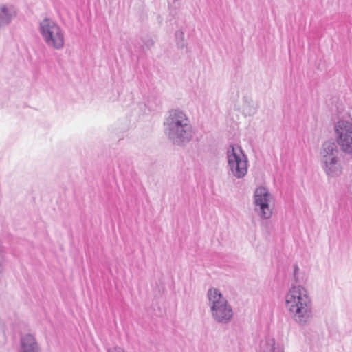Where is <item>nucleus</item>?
Masks as SVG:
<instances>
[{
  "mask_svg": "<svg viewBox=\"0 0 352 352\" xmlns=\"http://www.w3.org/2000/svg\"><path fill=\"white\" fill-rule=\"evenodd\" d=\"M206 298L211 317L216 322L226 324L232 321L234 316L232 307L219 289L210 287Z\"/></svg>",
  "mask_w": 352,
  "mask_h": 352,
  "instance_id": "obj_3",
  "label": "nucleus"
},
{
  "mask_svg": "<svg viewBox=\"0 0 352 352\" xmlns=\"http://www.w3.org/2000/svg\"><path fill=\"white\" fill-rule=\"evenodd\" d=\"M340 153L336 143L331 141L324 142L320 151L321 166L329 177H338L342 173V164Z\"/></svg>",
  "mask_w": 352,
  "mask_h": 352,
  "instance_id": "obj_5",
  "label": "nucleus"
},
{
  "mask_svg": "<svg viewBox=\"0 0 352 352\" xmlns=\"http://www.w3.org/2000/svg\"><path fill=\"white\" fill-rule=\"evenodd\" d=\"M299 270H300L299 267L297 265L294 266V278L296 279V280H298V275Z\"/></svg>",
  "mask_w": 352,
  "mask_h": 352,
  "instance_id": "obj_15",
  "label": "nucleus"
},
{
  "mask_svg": "<svg viewBox=\"0 0 352 352\" xmlns=\"http://www.w3.org/2000/svg\"><path fill=\"white\" fill-rule=\"evenodd\" d=\"M38 32L50 49L62 50L65 47V35L64 30L54 19L45 17L38 24Z\"/></svg>",
  "mask_w": 352,
  "mask_h": 352,
  "instance_id": "obj_4",
  "label": "nucleus"
},
{
  "mask_svg": "<svg viewBox=\"0 0 352 352\" xmlns=\"http://www.w3.org/2000/svg\"><path fill=\"white\" fill-rule=\"evenodd\" d=\"M149 42L151 43V45L153 44V42L152 41H149Z\"/></svg>",
  "mask_w": 352,
  "mask_h": 352,
  "instance_id": "obj_17",
  "label": "nucleus"
},
{
  "mask_svg": "<svg viewBox=\"0 0 352 352\" xmlns=\"http://www.w3.org/2000/svg\"><path fill=\"white\" fill-rule=\"evenodd\" d=\"M164 131L175 144L182 146L190 142L194 135L193 127L188 115L179 109L168 112L164 122Z\"/></svg>",
  "mask_w": 352,
  "mask_h": 352,
  "instance_id": "obj_2",
  "label": "nucleus"
},
{
  "mask_svg": "<svg viewBox=\"0 0 352 352\" xmlns=\"http://www.w3.org/2000/svg\"><path fill=\"white\" fill-rule=\"evenodd\" d=\"M259 352H285L283 344L271 336L261 341Z\"/></svg>",
  "mask_w": 352,
  "mask_h": 352,
  "instance_id": "obj_11",
  "label": "nucleus"
},
{
  "mask_svg": "<svg viewBox=\"0 0 352 352\" xmlns=\"http://www.w3.org/2000/svg\"><path fill=\"white\" fill-rule=\"evenodd\" d=\"M107 352H125V350L122 346H113L108 348Z\"/></svg>",
  "mask_w": 352,
  "mask_h": 352,
  "instance_id": "obj_14",
  "label": "nucleus"
},
{
  "mask_svg": "<svg viewBox=\"0 0 352 352\" xmlns=\"http://www.w3.org/2000/svg\"><path fill=\"white\" fill-rule=\"evenodd\" d=\"M272 197L267 188L259 186L256 188L254 193V202L256 210L265 219L271 217L272 211L270 207Z\"/></svg>",
  "mask_w": 352,
  "mask_h": 352,
  "instance_id": "obj_8",
  "label": "nucleus"
},
{
  "mask_svg": "<svg viewBox=\"0 0 352 352\" xmlns=\"http://www.w3.org/2000/svg\"><path fill=\"white\" fill-rule=\"evenodd\" d=\"M334 135L340 150L345 154H352V119L343 116L335 122Z\"/></svg>",
  "mask_w": 352,
  "mask_h": 352,
  "instance_id": "obj_7",
  "label": "nucleus"
},
{
  "mask_svg": "<svg viewBox=\"0 0 352 352\" xmlns=\"http://www.w3.org/2000/svg\"><path fill=\"white\" fill-rule=\"evenodd\" d=\"M284 299L287 311L297 324L305 326L311 320L313 300L305 287L300 284H292Z\"/></svg>",
  "mask_w": 352,
  "mask_h": 352,
  "instance_id": "obj_1",
  "label": "nucleus"
},
{
  "mask_svg": "<svg viewBox=\"0 0 352 352\" xmlns=\"http://www.w3.org/2000/svg\"><path fill=\"white\" fill-rule=\"evenodd\" d=\"M41 347L32 334H25L20 340L19 352H41Z\"/></svg>",
  "mask_w": 352,
  "mask_h": 352,
  "instance_id": "obj_10",
  "label": "nucleus"
},
{
  "mask_svg": "<svg viewBox=\"0 0 352 352\" xmlns=\"http://www.w3.org/2000/svg\"><path fill=\"white\" fill-rule=\"evenodd\" d=\"M17 15V9L10 3L0 5V28L11 23Z\"/></svg>",
  "mask_w": 352,
  "mask_h": 352,
  "instance_id": "obj_9",
  "label": "nucleus"
},
{
  "mask_svg": "<svg viewBox=\"0 0 352 352\" xmlns=\"http://www.w3.org/2000/svg\"><path fill=\"white\" fill-rule=\"evenodd\" d=\"M176 36L178 38L179 36H180L182 38H183L184 37V32H182V31H178L176 32Z\"/></svg>",
  "mask_w": 352,
  "mask_h": 352,
  "instance_id": "obj_16",
  "label": "nucleus"
},
{
  "mask_svg": "<svg viewBox=\"0 0 352 352\" xmlns=\"http://www.w3.org/2000/svg\"><path fill=\"white\" fill-rule=\"evenodd\" d=\"M228 169L237 179L243 178L248 173V160L241 147L231 144L227 149Z\"/></svg>",
  "mask_w": 352,
  "mask_h": 352,
  "instance_id": "obj_6",
  "label": "nucleus"
},
{
  "mask_svg": "<svg viewBox=\"0 0 352 352\" xmlns=\"http://www.w3.org/2000/svg\"><path fill=\"white\" fill-rule=\"evenodd\" d=\"M5 256H6V252H5L4 248L2 245V243L0 241V275L3 272V270H4L3 264H4V261H5Z\"/></svg>",
  "mask_w": 352,
  "mask_h": 352,
  "instance_id": "obj_12",
  "label": "nucleus"
},
{
  "mask_svg": "<svg viewBox=\"0 0 352 352\" xmlns=\"http://www.w3.org/2000/svg\"><path fill=\"white\" fill-rule=\"evenodd\" d=\"M257 111L256 106H247L243 108V113L245 116H251L254 115Z\"/></svg>",
  "mask_w": 352,
  "mask_h": 352,
  "instance_id": "obj_13",
  "label": "nucleus"
}]
</instances>
